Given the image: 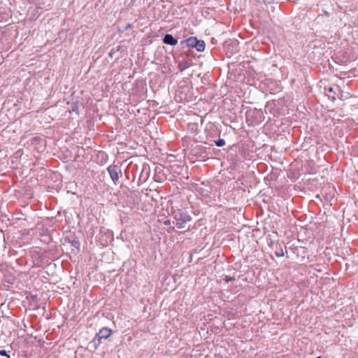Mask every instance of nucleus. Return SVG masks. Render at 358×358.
<instances>
[{"label": "nucleus", "mask_w": 358, "mask_h": 358, "mask_svg": "<svg viewBox=\"0 0 358 358\" xmlns=\"http://www.w3.org/2000/svg\"><path fill=\"white\" fill-rule=\"evenodd\" d=\"M171 215L174 221L173 223L176 224L178 229H183L185 227V224L192 221V217L187 211L182 209L171 210Z\"/></svg>", "instance_id": "obj_1"}, {"label": "nucleus", "mask_w": 358, "mask_h": 358, "mask_svg": "<svg viewBox=\"0 0 358 358\" xmlns=\"http://www.w3.org/2000/svg\"><path fill=\"white\" fill-rule=\"evenodd\" d=\"M110 177L115 185L118 184L119 179L122 176L121 168L119 165L113 164L107 168Z\"/></svg>", "instance_id": "obj_2"}, {"label": "nucleus", "mask_w": 358, "mask_h": 358, "mask_svg": "<svg viewBox=\"0 0 358 358\" xmlns=\"http://www.w3.org/2000/svg\"><path fill=\"white\" fill-rule=\"evenodd\" d=\"M112 334V330L108 327L101 328L99 333L96 334V336L93 341L95 343V348L99 345L101 343L102 339H107Z\"/></svg>", "instance_id": "obj_3"}, {"label": "nucleus", "mask_w": 358, "mask_h": 358, "mask_svg": "<svg viewBox=\"0 0 358 358\" xmlns=\"http://www.w3.org/2000/svg\"><path fill=\"white\" fill-rule=\"evenodd\" d=\"M163 42L167 45H176L178 43V40L175 38L171 34H166L164 36Z\"/></svg>", "instance_id": "obj_4"}, {"label": "nucleus", "mask_w": 358, "mask_h": 358, "mask_svg": "<svg viewBox=\"0 0 358 358\" xmlns=\"http://www.w3.org/2000/svg\"><path fill=\"white\" fill-rule=\"evenodd\" d=\"M197 38L196 37H189L186 40H183L180 42L181 45H185L187 47L189 48H194L195 47V43L196 41Z\"/></svg>", "instance_id": "obj_5"}, {"label": "nucleus", "mask_w": 358, "mask_h": 358, "mask_svg": "<svg viewBox=\"0 0 358 358\" xmlns=\"http://www.w3.org/2000/svg\"><path fill=\"white\" fill-rule=\"evenodd\" d=\"M273 249L275 250V255L277 257H283L285 255L282 243H276Z\"/></svg>", "instance_id": "obj_6"}, {"label": "nucleus", "mask_w": 358, "mask_h": 358, "mask_svg": "<svg viewBox=\"0 0 358 358\" xmlns=\"http://www.w3.org/2000/svg\"><path fill=\"white\" fill-rule=\"evenodd\" d=\"M196 50L198 52H203L205 50L206 44L205 42L202 40H196L195 43V47Z\"/></svg>", "instance_id": "obj_7"}, {"label": "nucleus", "mask_w": 358, "mask_h": 358, "mask_svg": "<svg viewBox=\"0 0 358 358\" xmlns=\"http://www.w3.org/2000/svg\"><path fill=\"white\" fill-rule=\"evenodd\" d=\"M215 143L217 147H222L225 145V141L223 138H219L215 141Z\"/></svg>", "instance_id": "obj_8"}, {"label": "nucleus", "mask_w": 358, "mask_h": 358, "mask_svg": "<svg viewBox=\"0 0 358 358\" xmlns=\"http://www.w3.org/2000/svg\"><path fill=\"white\" fill-rule=\"evenodd\" d=\"M71 245L75 247V248H79V245H80V243L78 241H73L71 242Z\"/></svg>", "instance_id": "obj_9"}, {"label": "nucleus", "mask_w": 358, "mask_h": 358, "mask_svg": "<svg viewBox=\"0 0 358 358\" xmlns=\"http://www.w3.org/2000/svg\"><path fill=\"white\" fill-rule=\"evenodd\" d=\"M133 27V24H131V23H129L126 25V27L124 28V29L122 31H121L122 32L123 31H125L129 29H131V27Z\"/></svg>", "instance_id": "obj_10"}, {"label": "nucleus", "mask_w": 358, "mask_h": 358, "mask_svg": "<svg viewBox=\"0 0 358 358\" xmlns=\"http://www.w3.org/2000/svg\"><path fill=\"white\" fill-rule=\"evenodd\" d=\"M0 355L2 356V357H8V358L10 357L9 355H8L7 354V352L4 350H0Z\"/></svg>", "instance_id": "obj_11"}, {"label": "nucleus", "mask_w": 358, "mask_h": 358, "mask_svg": "<svg viewBox=\"0 0 358 358\" xmlns=\"http://www.w3.org/2000/svg\"><path fill=\"white\" fill-rule=\"evenodd\" d=\"M275 244L274 242L272 241V240H270L269 241H268V245L272 249L275 247Z\"/></svg>", "instance_id": "obj_12"}, {"label": "nucleus", "mask_w": 358, "mask_h": 358, "mask_svg": "<svg viewBox=\"0 0 358 358\" xmlns=\"http://www.w3.org/2000/svg\"><path fill=\"white\" fill-rule=\"evenodd\" d=\"M224 280H225V281H226L227 282H229V281H234V280H235V278H234V277H229V276H226V278H225V279H224Z\"/></svg>", "instance_id": "obj_13"}, {"label": "nucleus", "mask_w": 358, "mask_h": 358, "mask_svg": "<svg viewBox=\"0 0 358 358\" xmlns=\"http://www.w3.org/2000/svg\"><path fill=\"white\" fill-rule=\"evenodd\" d=\"M40 139H41L40 137H34L32 139V142L34 143H36L37 142H38L40 141Z\"/></svg>", "instance_id": "obj_14"}, {"label": "nucleus", "mask_w": 358, "mask_h": 358, "mask_svg": "<svg viewBox=\"0 0 358 358\" xmlns=\"http://www.w3.org/2000/svg\"><path fill=\"white\" fill-rule=\"evenodd\" d=\"M164 225H166V226H169V225H171V220H166V221L164 222Z\"/></svg>", "instance_id": "obj_15"}, {"label": "nucleus", "mask_w": 358, "mask_h": 358, "mask_svg": "<svg viewBox=\"0 0 358 358\" xmlns=\"http://www.w3.org/2000/svg\"><path fill=\"white\" fill-rule=\"evenodd\" d=\"M179 66L181 68V70L185 69L187 68V66L186 64H180Z\"/></svg>", "instance_id": "obj_16"}, {"label": "nucleus", "mask_w": 358, "mask_h": 358, "mask_svg": "<svg viewBox=\"0 0 358 358\" xmlns=\"http://www.w3.org/2000/svg\"><path fill=\"white\" fill-rule=\"evenodd\" d=\"M114 53H115V52H114V51H113V50H111V51L109 52L108 56H109L110 58H112V57H113V54H114Z\"/></svg>", "instance_id": "obj_17"}, {"label": "nucleus", "mask_w": 358, "mask_h": 358, "mask_svg": "<svg viewBox=\"0 0 358 358\" xmlns=\"http://www.w3.org/2000/svg\"><path fill=\"white\" fill-rule=\"evenodd\" d=\"M328 92H334V89H333L332 87H329V88L328 89Z\"/></svg>", "instance_id": "obj_18"}, {"label": "nucleus", "mask_w": 358, "mask_h": 358, "mask_svg": "<svg viewBox=\"0 0 358 358\" xmlns=\"http://www.w3.org/2000/svg\"><path fill=\"white\" fill-rule=\"evenodd\" d=\"M299 249L302 250L303 253L305 252V248H304L301 247Z\"/></svg>", "instance_id": "obj_19"}, {"label": "nucleus", "mask_w": 358, "mask_h": 358, "mask_svg": "<svg viewBox=\"0 0 358 358\" xmlns=\"http://www.w3.org/2000/svg\"><path fill=\"white\" fill-rule=\"evenodd\" d=\"M170 229V231H173L174 230V227H169ZM169 231V230H168Z\"/></svg>", "instance_id": "obj_20"}]
</instances>
